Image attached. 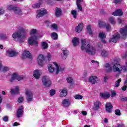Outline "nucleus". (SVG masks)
Masks as SVG:
<instances>
[{"mask_svg":"<svg viewBox=\"0 0 127 127\" xmlns=\"http://www.w3.org/2000/svg\"><path fill=\"white\" fill-rule=\"evenodd\" d=\"M17 28L19 31L13 33L12 36L15 41H17L19 43H22L24 41V39L26 38L25 29L20 26H18Z\"/></svg>","mask_w":127,"mask_h":127,"instance_id":"obj_1","label":"nucleus"},{"mask_svg":"<svg viewBox=\"0 0 127 127\" xmlns=\"http://www.w3.org/2000/svg\"><path fill=\"white\" fill-rule=\"evenodd\" d=\"M126 65L127 66L120 64H114L112 66L110 65L109 64H106L104 65L105 68H106V72H112V71H114V72H122L123 70L124 71H127V63H126Z\"/></svg>","mask_w":127,"mask_h":127,"instance_id":"obj_2","label":"nucleus"},{"mask_svg":"<svg viewBox=\"0 0 127 127\" xmlns=\"http://www.w3.org/2000/svg\"><path fill=\"white\" fill-rule=\"evenodd\" d=\"M81 50H84L87 53H89L90 55H94L96 54V49L95 47L88 44L87 40L85 39H81Z\"/></svg>","mask_w":127,"mask_h":127,"instance_id":"obj_3","label":"nucleus"},{"mask_svg":"<svg viewBox=\"0 0 127 127\" xmlns=\"http://www.w3.org/2000/svg\"><path fill=\"white\" fill-rule=\"evenodd\" d=\"M30 37L28 40V42L29 45H37V30L35 29H33L31 30L30 33Z\"/></svg>","mask_w":127,"mask_h":127,"instance_id":"obj_4","label":"nucleus"},{"mask_svg":"<svg viewBox=\"0 0 127 127\" xmlns=\"http://www.w3.org/2000/svg\"><path fill=\"white\" fill-rule=\"evenodd\" d=\"M7 9L9 10H13L16 14L18 15H21L22 14V11L19 7H16L13 5H9L7 7Z\"/></svg>","mask_w":127,"mask_h":127,"instance_id":"obj_5","label":"nucleus"},{"mask_svg":"<svg viewBox=\"0 0 127 127\" xmlns=\"http://www.w3.org/2000/svg\"><path fill=\"white\" fill-rule=\"evenodd\" d=\"M24 78V77L22 75H19L16 73H13L11 79H10V82H13L15 79L17 80V81H21V80H23Z\"/></svg>","mask_w":127,"mask_h":127,"instance_id":"obj_6","label":"nucleus"},{"mask_svg":"<svg viewBox=\"0 0 127 127\" xmlns=\"http://www.w3.org/2000/svg\"><path fill=\"white\" fill-rule=\"evenodd\" d=\"M42 83L46 87H50V86H51V81L48 76H44L43 77Z\"/></svg>","mask_w":127,"mask_h":127,"instance_id":"obj_7","label":"nucleus"},{"mask_svg":"<svg viewBox=\"0 0 127 127\" xmlns=\"http://www.w3.org/2000/svg\"><path fill=\"white\" fill-rule=\"evenodd\" d=\"M47 11L45 9H42L37 11V18H39L40 17H42V16H44L45 14H47Z\"/></svg>","mask_w":127,"mask_h":127,"instance_id":"obj_8","label":"nucleus"},{"mask_svg":"<svg viewBox=\"0 0 127 127\" xmlns=\"http://www.w3.org/2000/svg\"><path fill=\"white\" fill-rule=\"evenodd\" d=\"M98 25L99 27H104V26H105L107 31L111 30V26H110V24H107L105 22L99 21L98 22Z\"/></svg>","mask_w":127,"mask_h":127,"instance_id":"obj_9","label":"nucleus"},{"mask_svg":"<svg viewBox=\"0 0 127 127\" xmlns=\"http://www.w3.org/2000/svg\"><path fill=\"white\" fill-rule=\"evenodd\" d=\"M46 62L44 61V56L43 55H39L38 57V63L40 66H43L44 63H46Z\"/></svg>","mask_w":127,"mask_h":127,"instance_id":"obj_10","label":"nucleus"},{"mask_svg":"<svg viewBox=\"0 0 127 127\" xmlns=\"http://www.w3.org/2000/svg\"><path fill=\"white\" fill-rule=\"evenodd\" d=\"M26 95L27 96V101L28 103H29V102H31V101H32V98L33 97L32 92H31V91L29 90H26Z\"/></svg>","mask_w":127,"mask_h":127,"instance_id":"obj_11","label":"nucleus"},{"mask_svg":"<svg viewBox=\"0 0 127 127\" xmlns=\"http://www.w3.org/2000/svg\"><path fill=\"white\" fill-rule=\"evenodd\" d=\"M23 115V106H21L19 107L18 110H17L16 117L18 119L21 118Z\"/></svg>","mask_w":127,"mask_h":127,"instance_id":"obj_12","label":"nucleus"},{"mask_svg":"<svg viewBox=\"0 0 127 127\" xmlns=\"http://www.w3.org/2000/svg\"><path fill=\"white\" fill-rule=\"evenodd\" d=\"M120 33L122 36L123 39L127 38V26H125L124 28L120 29Z\"/></svg>","mask_w":127,"mask_h":127,"instance_id":"obj_13","label":"nucleus"},{"mask_svg":"<svg viewBox=\"0 0 127 127\" xmlns=\"http://www.w3.org/2000/svg\"><path fill=\"white\" fill-rule=\"evenodd\" d=\"M120 37H121L120 34H119V33H116L113 36H112L111 38L110 39V42L116 43L117 41H118V39H119Z\"/></svg>","mask_w":127,"mask_h":127,"instance_id":"obj_14","label":"nucleus"},{"mask_svg":"<svg viewBox=\"0 0 127 127\" xmlns=\"http://www.w3.org/2000/svg\"><path fill=\"white\" fill-rule=\"evenodd\" d=\"M32 57L31 54L29 53V51L26 50L24 51L22 56L23 59H25V58H29L30 59Z\"/></svg>","mask_w":127,"mask_h":127,"instance_id":"obj_15","label":"nucleus"},{"mask_svg":"<svg viewBox=\"0 0 127 127\" xmlns=\"http://www.w3.org/2000/svg\"><path fill=\"white\" fill-rule=\"evenodd\" d=\"M54 65L56 67V74H57L59 73V72H63L64 71V68H62L59 66L58 64L56 62H54L53 63Z\"/></svg>","mask_w":127,"mask_h":127,"instance_id":"obj_16","label":"nucleus"},{"mask_svg":"<svg viewBox=\"0 0 127 127\" xmlns=\"http://www.w3.org/2000/svg\"><path fill=\"white\" fill-rule=\"evenodd\" d=\"M6 52L9 57H13V56H16V55L18 54V52L13 50H7Z\"/></svg>","mask_w":127,"mask_h":127,"instance_id":"obj_17","label":"nucleus"},{"mask_svg":"<svg viewBox=\"0 0 127 127\" xmlns=\"http://www.w3.org/2000/svg\"><path fill=\"white\" fill-rule=\"evenodd\" d=\"M97 81H98V77L95 76H91L88 79V82L92 84H96Z\"/></svg>","mask_w":127,"mask_h":127,"instance_id":"obj_18","label":"nucleus"},{"mask_svg":"<svg viewBox=\"0 0 127 127\" xmlns=\"http://www.w3.org/2000/svg\"><path fill=\"white\" fill-rule=\"evenodd\" d=\"M99 38H101L102 42L104 44L106 43V41L104 40L106 38V33L104 32H100L99 35Z\"/></svg>","mask_w":127,"mask_h":127,"instance_id":"obj_19","label":"nucleus"},{"mask_svg":"<svg viewBox=\"0 0 127 127\" xmlns=\"http://www.w3.org/2000/svg\"><path fill=\"white\" fill-rule=\"evenodd\" d=\"M112 109H113V105L112 103H107L106 104V110L108 113H112Z\"/></svg>","mask_w":127,"mask_h":127,"instance_id":"obj_20","label":"nucleus"},{"mask_svg":"<svg viewBox=\"0 0 127 127\" xmlns=\"http://www.w3.org/2000/svg\"><path fill=\"white\" fill-rule=\"evenodd\" d=\"M83 27H84V25L82 23H80L77 26L75 27V31L76 32H81L83 30Z\"/></svg>","mask_w":127,"mask_h":127,"instance_id":"obj_21","label":"nucleus"},{"mask_svg":"<svg viewBox=\"0 0 127 127\" xmlns=\"http://www.w3.org/2000/svg\"><path fill=\"white\" fill-rule=\"evenodd\" d=\"M100 106H101V102L99 101H96L94 103V105L93 106V109L94 111H97L100 109Z\"/></svg>","mask_w":127,"mask_h":127,"instance_id":"obj_22","label":"nucleus"},{"mask_svg":"<svg viewBox=\"0 0 127 127\" xmlns=\"http://www.w3.org/2000/svg\"><path fill=\"white\" fill-rule=\"evenodd\" d=\"M123 11L121 9H119L117 10L115 12L112 13V15H114L115 16H119L121 15H123Z\"/></svg>","mask_w":127,"mask_h":127,"instance_id":"obj_23","label":"nucleus"},{"mask_svg":"<svg viewBox=\"0 0 127 127\" xmlns=\"http://www.w3.org/2000/svg\"><path fill=\"white\" fill-rule=\"evenodd\" d=\"M33 76L35 79H39L40 78L41 74L39 70L36 69L34 71Z\"/></svg>","mask_w":127,"mask_h":127,"instance_id":"obj_24","label":"nucleus"},{"mask_svg":"<svg viewBox=\"0 0 127 127\" xmlns=\"http://www.w3.org/2000/svg\"><path fill=\"white\" fill-rule=\"evenodd\" d=\"M83 0H76V5L78 9H79L80 11H82L83 9L82 6H81V2H83Z\"/></svg>","mask_w":127,"mask_h":127,"instance_id":"obj_25","label":"nucleus"},{"mask_svg":"<svg viewBox=\"0 0 127 127\" xmlns=\"http://www.w3.org/2000/svg\"><path fill=\"white\" fill-rule=\"evenodd\" d=\"M60 92L61 93L60 96L62 98L67 96V89H62L60 90Z\"/></svg>","mask_w":127,"mask_h":127,"instance_id":"obj_26","label":"nucleus"},{"mask_svg":"<svg viewBox=\"0 0 127 127\" xmlns=\"http://www.w3.org/2000/svg\"><path fill=\"white\" fill-rule=\"evenodd\" d=\"M63 106L65 108H68L70 106V101H69V99H64L63 101Z\"/></svg>","mask_w":127,"mask_h":127,"instance_id":"obj_27","label":"nucleus"},{"mask_svg":"<svg viewBox=\"0 0 127 127\" xmlns=\"http://www.w3.org/2000/svg\"><path fill=\"white\" fill-rule=\"evenodd\" d=\"M19 92V87L18 86H16L15 90L11 88L10 91L11 94L12 95H15V94H18Z\"/></svg>","mask_w":127,"mask_h":127,"instance_id":"obj_28","label":"nucleus"},{"mask_svg":"<svg viewBox=\"0 0 127 127\" xmlns=\"http://www.w3.org/2000/svg\"><path fill=\"white\" fill-rule=\"evenodd\" d=\"M100 96L102 97V98H103V99H108V98H110V96H111L110 95V93L106 92V93H101Z\"/></svg>","mask_w":127,"mask_h":127,"instance_id":"obj_29","label":"nucleus"},{"mask_svg":"<svg viewBox=\"0 0 127 127\" xmlns=\"http://www.w3.org/2000/svg\"><path fill=\"white\" fill-rule=\"evenodd\" d=\"M109 54V51L106 50L101 51V55L102 57H108Z\"/></svg>","mask_w":127,"mask_h":127,"instance_id":"obj_30","label":"nucleus"},{"mask_svg":"<svg viewBox=\"0 0 127 127\" xmlns=\"http://www.w3.org/2000/svg\"><path fill=\"white\" fill-rule=\"evenodd\" d=\"M62 14V10L59 8H56V16L59 17Z\"/></svg>","mask_w":127,"mask_h":127,"instance_id":"obj_31","label":"nucleus"},{"mask_svg":"<svg viewBox=\"0 0 127 127\" xmlns=\"http://www.w3.org/2000/svg\"><path fill=\"white\" fill-rule=\"evenodd\" d=\"M72 43L73 46H77L79 44V39L77 37H75L72 40Z\"/></svg>","mask_w":127,"mask_h":127,"instance_id":"obj_32","label":"nucleus"},{"mask_svg":"<svg viewBox=\"0 0 127 127\" xmlns=\"http://www.w3.org/2000/svg\"><path fill=\"white\" fill-rule=\"evenodd\" d=\"M43 2V0H40L39 1V2L38 3H36L34 5H32V7L33 8H37L40 6V5L42 4V3Z\"/></svg>","mask_w":127,"mask_h":127,"instance_id":"obj_33","label":"nucleus"},{"mask_svg":"<svg viewBox=\"0 0 127 127\" xmlns=\"http://www.w3.org/2000/svg\"><path fill=\"white\" fill-rule=\"evenodd\" d=\"M68 50L67 49H65L64 50H63V59L65 60L66 58H67V55H68Z\"/></svg>","mask_w":127,"mask_h":127,"instance_id":"obj_34","label":"nucleus"},{"mask_svg":"<svg viewBox=\"0 0 127 127\" xmlns=\"http://www.w3.org/2000/svg\"><path fill=\"white\" fill-rule=\"evenodd\" d=\"M48 70L50 73H53L54 72V68L52 67V64H49L48 66Z\"/></svg>","mask_w":127,"mask_h":127,"instance_id":"obj_35","label":"nucleus"},{"mask_svg":"<svg viewBox=\"0 0 127 127\" xmlns=\"http://www.w3.org/2000/svg\"><path fill=\"white\" fill-rule=\"evenodd\" d=\"M51 37L54 40H56L58 38V35L55 32L52 33L51 34Z\"/></svg>","mask_w":127,"mask_h":127,"instance_id":"obj_36","label":"nucleus"},{"mask_svg":"<svg viewBox=\"0 0 127 127\" xmlns=\"http://www.w3.org/2000/svg\"><path fill=\"white\" fill-rule=\"evenodd\" d=\"M121 82H122V79L120 78L116 81L114 87H115V88H118V87H119L120 83H121Z\"/></svg>","mask_w":127,"mask_h":127,"instance_id":"obj_37","label":"nucleus"},{"mask_svg":"<svg viewBox=\"0 0 127 127\" xmlns=\"http://www.w3.org/2000/svg\"><path fill=\"white\" fill-rule=\"evenodd\" d=\"M51 27L54 30H58V25L56 23L52 24Z\"/></svg>","mask_w":127,"mask_h":127,"instance_id":"obj_38","label":"nucleus"},{"mask_svg":"<svg viewBox=\"0 0 127 127\" xmlns=\"http://www.w3.org/2000/svg\"><path fill=\"white\" fill-rule=\"evenodd\" d=\"M87 32L89 33V35H93V32L91 30V26L88 25L87 27Z\"/></svg>","mask_w":127,"mask_h":127,"instance_id":"obj_39","label":"nucleus"},{"mask_svg":"<svg viewBox=\"0 0 127 127\" xmlns=\"http://www.w3.org/2000/svg\"><path fill=\"white\" fill-rule=\"evenodd\" d=\"M71 14L73 15V18H77V11L75 10L71 11Z\"/></svg>","mask_w":127,"mask_h":127,"instance_id":"obj_40","label":"nucleus"},{"mask_svg":"<svg viewBox=\"0 0 127 127\" xmlns=\"http://www.w3.org/2000/svg\"><path fill=\"white\" fill-rule=\"evenodd\" d=\"M42 47L43 49H46L48 47V44L46 42L42 43Z\"/></svg>","mask_w":127,"mask_h":127,"instance_id":"obj_41","label":"nucleus"},{"mask_svg":"<svg viewBox=\"0 0 127 127\" xmlns=\"http://www.w3.org/2000/svg\"><path fill=\"white\" fill-rule=\"evenodd\" d=\"M74 98L76 100H81V99H83V96L82 95H81L77 94L76 95H75L74 96Z\"/></svg>","mask_w":127,"mask_h":127,"instance_id":"obj_42","label":"nucleus"},{"mask_svg":"<svg viewBox=\"0 0 127 127\" xmlns=\"http://www.w3.org/2000/svg\"><path fill=\"white\" fill-rule=\"evenodd\" d=\"M7 36L3 34H0V38L1 39H7Z\"/></svg>","mask_w":127,"mask_h":127,"instance_id":"obj_43","label":"nucleus"},{"mask_svg":"<svg viewBox=\"0 0 127 127\" xmlns=\"http://www.w3.org/2000/svg\"><path fill=\"white\" fill-rule=\"evenodd\" d=\"M109 21L111 22V24H115L116 23L115 19L112 17L109 18Z\"/></svg>","mask_w":127,"mask_h":127,"instance_id":"obj_44","label":"nucleus"},{"mask_svg":"<svg viewBox=\"0 0 127 127\" xmlns=\"http://www.w3.org/2000/svg\"><path fill=\"white\" fill-rule=\"evenodd\" d=\"M66 81L68 83L71 84L73 82V78L71 77H68L66 78Z\"/></svg>","mask_w":127,"mask_h":127,"instance_id":"obj_45","label":"nucleus"},{"mask_svg":"<svg viewBox=\"0 0 127 127\" xmlns=\"http://www.w3.org/2000/svg\"><path fill=\"white\" fill-rule=\"evenodd\" d=\"M115 114L116 115V116H121V110L119 109H117L115 111Z\"/></svg>","mask_w":127,"mask_h":127,"instance_id":"obj_46","label":"nucleus"},{"mask_svg":"<svg viewBox=\"0 0 127 127\" xmlns=\"http://www.w3.org/2000/svg\"><path fill=\"white\" fill-rule=\"evenodd\" d=\"M122 1H123V0H114L113 2L116 4H120L122 3Z\"/></svg>","mask_w":127,"mask_h":127,"instance_id":"obj_47","label":"nucleus"},{"mask_svg":"<svg viewBox=\"0 0 127 127\" xmlns=\"http://www.w3.org/2000/svg\"><path fill=\"white\" fill-rule=\"evenodd\" d=\"M56 92L55 90L52 89L51 91H50V96H54L55 95V93Z\"/></svg>","mask_w":127,"mask_h":127,"instance_id":"obj_48","label":"nucleus"},{"mask_svg":"<svg viewBox=\"0 0 127 127\" xmlns=\"http://www.w3.org/2000/svg\"><path fill=\"white\" fill-rule=\"evenodd\" d=\"M9 68L7 66H3L2 68V72H6V71H8Z\"/></svg>","mask_w":127,"mask_h":127,"instance_id":"obj_49","label":"nucleus"},{"mask_svg":"<svg viewBox=\"0 0 127 127\" xmlns=\"http://www.w3.org/2000/svg\"><path fill=\"white\" fill-rule=\"evenodd\" d=\"M4 13V9L3 8H0V15H1Z\"/></svg>","mask_w":127,"mask_h":127,"instance_id":"obj_50","label":"nucleus"},{"mask_svg":"<svg viewBox=\"0 0 127 127\" xmlns=\"http://www.w3.org/2000/svg\"><path fill=\"white\" fill-rule=\"evenodd\" d=\"M2 120L3 121V122H8V117L7 116H4Z\"/></svg>","mask_w":127,"mask_h":127,"instance_id":"obj_51","label":"nucleus"},{"mask_svg":"<svg viewBox=\"0 0 127 127\" xmlns=\"http://www.w3.org/2000/svg\"><path fill=\"white\" fill-rule=\"evenodd\" d=\"M51 54H50V53H48V55L47 56V58L48 59V61H50V60L51 59Z\"/></svg>","mask_w":127,"mask_h":127,"instance_id":"obj_52","label":"nucleus"},{"mask_svg":"<svg viewBox=\"0 0 127 127\" xmlns=\"http://www.w3.org/2000/svg\"><path fill=\"white\" fill-rule=\"evenodd\" d=\"M22 102H23V97H21L18 99V102L22 103Z\"/></svg>","mask_w":127,"mask_h":127,"instance_id":"obj_53","label":"nucleus"},{"mask_svg":"<svg viewBox=\"0 0 127 127\" xmlns=\"http://www.w3.org/2000/svg\"><path fill=\"white\" fill-rule=\"evenodd\" d=\"M121 101H122V102H127V97H121Z\"/></svg>","mask_w":127,"mask_h":127,"instance_id":"obj_54","label":"nucleus"},{"mask_svg":"<svg viewBox=\"0 0 127 127\" xmlns=\"http://www.w3.org/2000/svg\"><path fill=\"white\" fill-rule=\"evenodd\" d=\"M116 95H117L116 91H112L111 92V97H114V96H116Z\"/></svg>","mask_w":127,"mask_h":127,"instance_id":"obj_55","label":"nucleus"},{"mask_svg":"<svg viewBox=\"0 0 127 127\" xmlns=\"http://www.w3.org/2000/svg\"><path fill=\"white\" fill-rule=\"evenodd\" d=\"M81 114H82V115H83V116H87V112H86V111H82L81 112Z\"/></svg>","mask_w":127,"mask_h":127,"instance_id":"obj_56","label":"nucleus"},{"mask_svg":"<svg viewBox=\"0 0 127 127\" xmlns=\"http://www.w3.org/2000/svg\"><path fill=\"white\" fill-rule=\"evenodd\" d=\"M87 74H88V72L87 71V70H85L83 73V77H86L87 76Z\"/></svg>","mask_w":127,"mask_h":127,"instance_id":"obj_57","label":"nucleus"},{"mask_svg":"<svg viewBox=\"0 0 127 127\" xmlns=\"http://www.w3.org/2000/svg\"><path fill=\"white\" fill-rule=\"evenodd\" d=\"M127 86L125 85V86L122 87V89L123 90V91H126V90H127Z\"/></svg>","mask_w":127,"mask_h":127,"instance_id":"obj_58","label":"nucleus"},{"mask_svg":"<svg viewBox=\"0 0 127 127\" xmlns=\"http://www.w3.org/2000/svg\"><path fill=\"white\" fill-rule=\"evenodd\" d=\"M91 62L92 63H96V64H97V65H99V62H98V61H95V60H92Z\"/></svg>","mask_w":127,"mask_h":127,"instance_id":"obj_59","label":"nucleus"},{"mask_svg":"<svg viewBox=\"0 0 127 127\" xmlns=\"http://www.w3.org/2000/svg\"><path fill=\"white\" fill-rule=\"evenodd\" d=\"M50 23H51V22H50V21H46V24H47V26H49V24H50Z\"/></svg>","mask_w":127,"mask_h":127,"instance_id":"obj_60","label":"nucleus"},{"mask_svg":"<svg viewBox=\"0 0 127 127\" xmlns=\"http://www.w3.org/2000/svg\"><path fill=\"white\" fill-rule=\"evenodd\" d=\"M17 126H19V123L15 122L13 124L14 127H17Z\"/></svg>","mask_w":127,"mask_h":127,"instance_id":"obj_61","label":"nucleus"},{"mask_svg":"<svg viewBox=\"0 0 127 127\" xmlns=\"http://www.w3.org/2000/svg\"><path fill=\"white\" fill-rule=\"evenodd\" d=\"M123 58H127V51L125 53V54L123 56Z\"/></svg>","mask_w":127,"mask_h":127,"instance_id":"obj_62","label":"nucleus"},{"mask_svg":"<svg viewBox=\"0 0 127 127\" xmlns=\"http://www.w3.org/2000/svg\"><path fill=\"white\" fill-rule=\"evenodd\" d=\"M46 2L49 4H51V0H46Z\"/></svg>","mask_w":127,"mask_h":127,"instance_id":"obj_63","label":"nucleus"},{"mask_svg":"<svg viewBox=\"0 0 127 127\" xmlns=\"http://www.w3.org/2000/svg\"><path fill=\"white\" fill-rule=\"evenodd\" d=\"M107 80H108V77L107 76H105L104 79V82H107Z\"/></svg>","mask_w":127,"mask_h":127,"instance_id":"obj_64","label":"nucleus"}]
</instances>
